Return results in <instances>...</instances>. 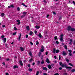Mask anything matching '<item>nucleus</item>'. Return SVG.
<instances>
[{
    "instance_id": "aec40b11",
    "label": "nucleus",
    "mask_w": 75,
    "mask_h": 75,
    "mask_svg": "<svg viewBox=\"0 0 75 75\" xmlns=\"http://www.w3.org/2000/svg\"><path fill=\"white\" fill-rule=\"evenodd\" d=\"M35 28H36V29H39V28H40V26H35Z\"/></svg>"
},
{
    "instance_id": "f257e3e1",
    "label": "nucleus",
    "mask_w": 75,
    "mask_h": 75,
    "mask_svg": "<svg viewBox=\"0 0 75 75\" xmlns=\"http://www.w3.org/2000/svg\"><path fill=\"white\" fill-rule=\"evenodd\" d=\"M59 64L62 67H64L65 68H66V69H69L68 71H69L72 68V67H68L67 65V64H65L64 65V64H62V62H59Z\"/></svg>"
},
{
    "instance_id": "c85d7f7f",
    "label": "nucleus",
    "mask_w": 75,
    "mask_h": 75,
    "mask_svg": "<svg viewBox=\"0 0 75 75\" xmlns=\"http://www.w3.org/2000/svg\"><path fill=\"white\" fill-rule=\"evenodd\" d=\"M23 14L24 15H26V14H27V12H23Z\"/></svg>"
},
{
    "instance_id": "2f4dec72",
    "label": "nucleus",
    "mask_w": 75,
    "mask_h": 75,
    "mask_svg": "<svg viewBox=\"0 0 75 75\" xmlns=\"http://www.w3.org/2000/svg\"><path fill=\"white\" fill-rule=\"evenodd\" d=\"M39 75V71H37V72L36 74V75Z\"/></svg>"
},
{
    "instance_id": "603ef678",
    "label": "nucleus",
    "mask_w": 75,
    "mask_h": 75,
    "mask_svg": "<svg viewBox=\"0 0 75 75\" xmlns=\"http://www.w3.org/2000/svg\"><path fill=\"white\" fill-rule=\"evenodd\" d=\"M30 44H31V45H33V42H30Z\"/></svg>"
},
{
    "instance_id": "7c9ffc66",
    "label": "nucleus",
    "mask_w": 75,
    "mask_h": 75,
    "mask_svg": "<svg viewBox=\"0 0 75 75\" xmlns=\"http://www.w3.org/2000/svg\"><path fill=\"white\" fill-rule=\"evenodd\" d=\"M69 65H70V66H71V67H74V66H73V64H72L71 63H69Z\"/></svg>"
},
{
    "instance_id": "bf43d9fd",
    "label": "nucleus",
    "mask_w": 75,
    "mask_h": 75,
    "mask_svg": "<svg viewBox=\"0 0 75 75\" xmlns=\"http://www.w3.org/2000/svg\"><path fill=\"white\" fill-rule=\"evenodd\" d=\"M18 23V22H20V20H17L16 21Z\"/></svg>"
},
{
    "instance_id": "c756f323",
    "label": "nucleus",
    "mask_w": 75,
    "mask_h": 75,
    "mask_svg": "<svg viewBox=\"0 0 75 75\" xmlns=\"http://www.w3.org/2000/svg\"><path fill=\"white\" fill-rule=\"evenodd\" d=\"M59 52V51L58 50H56V53H58V52Z\"/></svg>"
},
{
    "instance_id": "393cba45",
    "label": "nucleus",
    "mask_w": 75,
    "mask_h": 75,
    "mask_svg": "<svg viewBox=\"0 0 75 75\" xmlns=\"http://www.w3.org/2000/svg\"><path fill=\"white\" fill-rule=\"evenodd\" d=\"M64 48L65 50H68V48H67V45H64Z\"/></svg>"
},
{
    "instance_id": "6ab92c4d",
    "label": "nucleus",
    "mask_w": 75,
    "mask_h": 75,
    "mask_svg": "<svg viewBox=\"0 0 75 75\" xmlns=\"http://www.w3.org/2000/svg\"><path fill=\"white\" fill-rule=\"evenodd\" d=\"M22 5H23V6H24L25 7H27V6L25 5V4H24L22 3Z\"/></svg>"
},
{
    "instance_id": "f3484780",
    "label": "nucleus",
    "mask_w": 75,
    "mask_h": 75,
    "mask_svg": "<svg viewBox=\"0 0 75 75\" xmlns=\"http://www.w3.org/2000/svg\"><path fill=\"white\" fill-rule=\"evenodd\" d=\"M48 67L49 69H51L52 68V67H51V66L50 65H48Z\"/></svg>"
},
{
    "instance_id": "bb28decb",
    "label": "nucleus",
    "mask_w": 75,
    "mask_h": 75,
    "mask_svg": "<svg viewBox=\"0 0 75 75\" xmlns=\"http://www.w3.org/2000/svg\"><path fill=\"white\" fill-rule=\"evenodd\" d=\"M13 29L14 30H15V31H17V28H16V27H14Z\"/></svg>"
},
{
    "instance_id": "f8f14e48",
    "label": "nucleus",
    "mask_w": 75,
    "mask_h": 75,
    "mask_svg": "<svg viewBox=\"0 0 75 75\" xmlns=\"http://www.w3.org/2000/svg\"><path fill=\"white\" fill-rule=\"evenodd\" d=\"M70 42L69 43V44H70V45H71L72 44V39H70Z\"/></svg>"
},
{
    "instance_id": "dca6fc26",
    "label": "nucleus",
    "mask_w": 75,
    "mask_h": 75,
    "mask_svg": "<svg viewBox=\"0 0 75 75\" xmlns=\"http://www.w3.org/2000/svg\"><path fill=\"white\" fill-rule=\"evenodd\" d=\"M63 54L64 56H65V55H67V53L65 52V51H63Z\"/></svg>"
},
{
    "instance_id": "ea45409f",
    "label": "nucleus",
    "mask_w": 75,
    "mask_h": 75,
    "mask_svg": "<svg viewBox=\"0 0 75 75\" xmlns=\"http://www.w3.org/2000/svg\"><path fill=\"white\" fill-rule=\"evenodd\" d=\"M66 61L67 62H69V59H68L67 58L66 59Z\"/></svg>"
},
{
    "instance_id": "5fc2aeb1",
    "label": "nucleus",
    "mask_w": 75,
    "mask_h": 75,
    "mask_svg": "<svg viewBox=\"0 0 75 75\" xmlns=\"http://www.w3.org/2000/svg\"><path fill=\"white\" fill-rule=\"evenodd\" d=\"M33 61V59L32 58L30 59L29 60V61L30 62H31V61Z\"/></svg>"
},
{
    "instance_id": "774afa93",
    "label": "nucleus",
    "mask_w": 75,
    "mask_h": 75,
    "mask_svg": "<svg viewBox=\"0 0 75 75\" xmlns=\"http://www.w3.org/2000/svg\"><path fill=\"white\" fill-rule=\"evenodd\" d=\"M6 75H9V74H8V73H6Z\"/></svg>"
},
{
    "instance_id": "e2e57ef3",
    "label": "nucleus",
    "mask_w": 75,
    "mask_h": 75,
    "mask_svg": "<svg viewBox=\"0 0 75 75\" xmlns=\"http://www.w3.org/2000/svg\"><path fill=\"white\" fill-rule=\"evenodd\" d=\"M48 52H46L45 55H48Z\"/></svg>"
},
{
    "instance_id": "39448f33",
    "label": "nucleus",
    "mask_w": 75,
    "mask_h": 75,
    "mask_svg": "<svg viewBox=\"0 0 75 75\" xmlns=\"http://www.w3.org/2000/svg\"><path fill=\"white\" fill-rule=\"evenodd\" d=\"M11 7H12V8H14V6L13 5H11L8 6V8H11Z\"/></svg>"
},
{
    "instance_id": "72a5a7b5",
    "label": "nucleus",
    "mask_w": 75,
    "mask_h": 75,
    "mask_svg": "<svg viewBox=\"0 0 75 75\" xmlns=\"http://www.w3.org/2000/svg\"><path fill=\"white\" fill-rule=\"evenodd\" d=\"M69 56H72V53H69Z\"/></svg>"
},
{
    "instance_id": "79ce46f5",
    "label": "nucleus",
    "mask_w": 75,
    "mask_h": 75,
    "mask_svg": "<svg viewBox=\"0 0 75 75\" xmlns=\"http://www.w3.org/2000/svg\"><path fill=\"white\" fill-rule=\"evenodd\" d=\"M68 51V52H70L69 53H71L72 50H69Z\"/></svg>"
},
{
    "instance_id": "4d7b16f0",
    "label": "nucleus",
    "mask_w": 75,
    "mask_h": 75,
    "mask_svg": "<svg viewBox=\"0 0 75 75\" xmlns=\"http://www.w3.org/2000/svg\"><path fill=\"white\" fill-rule=\"evenodd\" d=\"M26 38H28V35H25Z\"/></svg>"
},
{
    "instance_id": "4c0bfd02",
    "label": "nucleus",
    "mask_w": 75,
    "mask_h": 75,
    "mask_svg": "<svg viewBox=\"0 0 75 75\" xmlns=\"http://www.w3.org/2000/svg\"><path fill=\"white\" fill-rule=\"evenodd\" d=\"M40 61H38V63H37V65H40Z\"/></svg>"
},
{
    "instance_id": "a878e982",
    "label": "nucleus",
    "mask_w": 75,
    "mask_h": 75,
    "mask_svg": "<svg viewBox=\"0 0 75 75\" xmlns=\"http://www.w3.org/2000/svg\"><path fill=\"white\" fill-rule=\"evenodd\" d=\"M71 72H75V69H72L71 70Z\"/></svg>"
},
{
    "instance_id": "6e6552de",
    "label": "nucleus",
    "mask_w": 75,
    "mask_h": 75,
    "mask_svg": "<svg viewBox=\"0 0 75 75\" xmlns=\"http://www.w3.org/2000/svg\"><path fill=\"white\" fill-rule=\"evenodd\" d=\"M20 48L21 51H24V48H23V47H20Z\"/></svg>"
},
{
    "instance_id": "69168bd1",
    "label": "nucleus",
    "mask_w": 75,
    "mask_h": 75,
    "mask_svg": "<svg viewBox=\"0 0 75 75\" xmlns=\"http://www.w3.org/2000/svg\"><path fill=\"white\" fill-rule=\"evenodd\" d=\"M1 37V38H4V35H2Z\"/></svg>"
},
{
    "instance_id": "473e14b6",
    "label": "nucleus",
    "mask_w": 75,
    "mask_h": 75,
    "mask_svg": "<svg viewBox=\"0 0 75 75\" xmlns=\"http://www.w3.org/2000/svg\"><path fill=\"white\" fill-rule=\"evenodd\" d=\"M41 53L40 52L39 54H38V56L39 57H40L41 56Z\"/></svg>"
},
{
    "instance_id": "13d9d810",
    "label": "nucleus",
    "mask_w": 75,
    "mask_h": 75,
    "mask_svg": "<svg viewBox=\"0 0 75 75\" xmlns=\"http://www.w3.org/2000/svg\"><path fill=\"white\" fill-rule=\"evenodd\" d=\"M62 67H61L59 68V70H62Z\"/></svg>"
},
{
    "instance_id": "4be33fe9",
    "label": "nucleus",
    "mask_w": 75,
    "mask_h": 75,
    "mask_svg": "<svg viewBox=\"0 0 75 75\" xmlns=\"http://www.w3.org/2000/svg\"><path fill=\"white\" fill-rule=\"evenodd\" d=\"M44 64V60H43L41 62V64L42 65Z\"/></svg>"
},
{
    "instance_id": "8fccbe9b",
    "label": "nucleus",
    "mask_w": 75,
    "mask_h": 75,
    "mask_svg": "<svg viewBox=\"0 0 75 75\" xmlns=\"http://www.w3.org/2000/svg\"><path fill=\"white\" fill-rule=\"evenodd\" d=\"M43 2H44V3H47V1L45 0H43Z\"/></svg>"
},
{
    "instance_id": "c03bdc74",
    "label": "nucleus",
    "mask_w": 75,
    "mask_h": 75,
    "mask_svg": "<svg viewBox=\"0 0 75 75\" xmlns=\"http://www.w3.org/2000/svg\"><path fill=\"white\" fill-rule=\"evenodd\" d=\"M1 16H4V13H1Z\"/></svg>"
},
{
    "instance_id": "412c9836",
    "label": "nucleus",
    "mask_w": 75,
    "mask_h": 75,
    "mask_svg": "<svg viewBox=\"0 0 75 75\" xmlns=\"http://www.w3.org/2000/svg\"><path fill=\"white\" fill-rule=\"evenodd\" d=\"M54 38L55 41H57V40H58V38H57V36H54Z\"/></svg>"
},
{
    "instance_id": "9d476101",
    "label": "nucleus",
    "mask_w": 75,
    "mask_h": 75,
    "mask_svg": "<svg viewBox=\"0 0 75 75\" xmlns=\"http://www.w3.org/2000/svg\"><path fill=\"white\" fill-rule=\"evenodd\" d=\"M13 67V69H16V68H18V66L15 65Z\"/></svg>"
},
{
    "instance_id": "37998d69",
    "label": "nucleus",
    "mask_w": 75,
    "mask_h": 75,
    "mask_svg": "<svg viewBox=\"0 0 75 75\" xmlns=\"http://www.w3.org/2000/svg\"><path fill=\"white\" fill-rule=\"evenodd\" d=\"M40 51L41 52H44V50L41 49L40 50Z\"/></svg>"
},
{
    "instance_id": "0e129e2a",
    "label": "nucleus",
    "mask_w": 75,
    "mask_h": 75,
    "mask_svg": "<svg viewBox=\"0 0 75 75\" xmlns=\"http://www.w3.org/2000/svg\"><path fill=\"white\" fill-rule=\"evenodd\" d=\"M73 4H74V5H75V1H73Z\"/></svg>"
},
{
    "instance_id": "1a4fd4ad",
    "label": "nucleus",
    "mask_w": 75,
    "mask_h": 75,
    "mask_svg": "<svg viewBox=\"0 0 75 75\" xmlns=\"http://www.w3.org/2000/svg\"><path fill=\"white\" fill-rule=\"evenodd\" d=\"M21 33H20V35L19 36L18 40L19 41H20V38H21Z\"/></svg>"
},
{
    "instance_id": "2eb2a0df",
    "label": "nucleus",
    "mask_w": 75,
    "mask_h": 75,
    "mask_svg": "<svg viewBox=\"0 0 75 75\" xmlns=\"http://www.w3.org/2000/svg\"><path fill=\"white\" fill-rule=\"evenodd\" d=\"M38 36H39V38H41L42 37V35L40 33L39 34Z\"/></svg>"
},
{
    "instance_id": "338daca9",
    "label": "nucleus",
    "mask_w": 75,
    "mask_h": 75,
    "mask_svg": "<svg viewBox=\"0 0 75 75\" xmlns=\"http://www.w3.org/2000/svg\"><path fill=\"white\" fill-rule=\"evenodd\" d=\"M54 75H59V74L58 73H56L54 74Z\"/></svg>"
},
{
    "instance_id": "a19ab883",
    "label": "nucleus",
    "mask_w": 75,
    "mask_h": 75,
    "mask_svg": "<svg viewBox=\"0 0 75 75\" xmlns=\"http://www.w3.org/2000/svg\"><path fill=\"white\" fill-rule=\"evenodd\" d=\"M16 34H17V32H15L13 33V35H16Z\"/></svg>"
},
{
    "instance_id": "09e8293b",
    "label": "nucleus",
    "mask_w": 75,
    "mask_h": 75,
    "mask_svg": "<svg viewBox=\"0 0 75 75\" xmlns=\"http://www.w3.org/2000/svg\"><path fill=\"white\" fill-rule=\"evenodd\" d=\"M2 64H3L4 66H5V65H6V63H5L4 62H3Z\"/></svg>"
},
{
    "instance_id": "423d86ee",
    "label": "nucleus",
    "mask_w": 75,
    "mask_h": 75,
    "mask_svg": "<svg viewBox=\"0 0 75 75\" xmlns=\"http://www.w3.org/2000/svg\"><path fill=\"white\" fill-rule=\"evenodd\" d=\"M19 63L21 65V66H23V62H22V61H19Z\"/></svg>"
},
{
    "instance_id": "f03ea898",
    "label": "nucleus",
    "mask_w": 75,
    "mask_h": 75,
    "mask_svg": "<svg viewBox=\"0 0 75 75\" xmlns=\"http://www.w3.org/2000/svg\"><path fill=\"white\" fill-rule=\"evenodd\" d=\"M63 36H64V35L62 34L60 35V41L62 42L64 40V39H63Z\"/></svg>"
},
{
    "instance_id": "a18cd8bd",
    "label": "nucleus",
    "mask_w": 75,
    "mask_h": 75,
    "mask_svg": "<svg viewBox=\"0 0 75 75\" xmlns=\"http://www.w3.org/2000/svg\"><path fill=\"white\" fill-rule=\"evenodd\" d=\"M52 13H53V14H54L55 15H56V14H57V13H55V12L54 11H53Z\"/></svg>"
},
{
    "instance_id": "a211bd4d",
    "label": "nucleus",
    "mask_w": 75,
    "mask_h": 75,
    "mask_svg": "<svg viewBox=\"0 0 75 75\" xmlns=\"http://www.w3.org/2000/svg\"><path fill=\"white\" fill-rule=\"evenodd\" d=\"M33 34V32L32 31H30V33H29V35H32Z\"/></svg>"
},
{
    "instance_id": "5701e85b",
    "label": "nucleus",
    "mask_w": 75,
    "mask_h": 75,
    "mask_svg": "<svg viewBox=\"0 0 75 75\" xmlns=\"http://www.w3.org/2000/svg\"><path fill=\"white\" fill-rule=\"evenodd\" d=\"M62 19V16H59V18L58 20H61V19Z\"/></svg>"
},
{
    "instance_id": "864d4df0",
    "label": "nucleus",
    "mask_w": 75,
    "mask_h": 75,
    "mask_svg": "<svg viewBox=\"0 0 75 75\" xmlns=\"http://www.w3.org/2000/svg\"><path fill=\"white\" fill-rule=\"evenodd\" d=\"M73 42L74 45H75V40H74Z\"/></svg>"
},
{
    "instance_id": "20e7f679",
    "label": "nucleus",
    "mask_w": 75,
    "mask_h": 75,
    "mask_svg": "<svg viewBox=\"0 0 75 75\" xmlns=\"http://www.w3.org/2000/svg\"><path fill=\"white\" fill-rule=\"evenodd\" d=\"M45 61L47 64H50V60H49V59L48 58H47Z\"/></svg>"
},
{
    "instance_id": "052dcab7",
    "label": "nucleus",
    "mask_w": 75,
    "mask_h": 75,
    "mask_svg": "<svg viewBox=\"0 0 75 75\" xmlns=\"http://www.w3.org/2000/svg\"><path fill=\"white\" fill-rule=\"evenodd\" d=\"M59 60H61V56L59 55Z\"/></svg>"
},
{
    "instance_id": "49530a36",
    "label": "nucleus",
    "mask_w": 75,
    "mask_h": 75,
    "mask_svg": "<svg viewBox=\"0 0 75 75\" xmlns=\"http://www.w3.org/2000/svg\"><path fill=\"white\" fill-rule=\"evenodd\" d=\"M21 24V23H20V22H18L17 24V25H20Z\"/></svg>"
},
{
    "instance_id": "58836bf2",
    "label": "nucleus",
    "mask_w": 75,
    "mask_h": 75,
    "mask_svg": "<svg viewBox=\"0 0 75 75\" xmlns=\"http://www.w3.org/2000/svg\"><path fill=\"white\" fill-rule=\"evenodd\" d=\"M17 10L18 11H19L20 10V8L19 7H18L17 8Z\"/></svg>"
},
{
    "instance_id": "ddd939ff",
    "label": "nucleus",
    "mask_w": 75,
    "mask_h": 75,
    "mask_svg": "<svg viewBox=\"0 0 75 75\" xmlns=\"http://www.w3.org/2000/svg\"><path fill=\"white\" fill-rule=\"evenodd\" d=\"M71 31L72 32H74V31H75V29L74 28H71Z\"/></svg>"
},
{
    "instance_id": "4468645a",
    "label": "nucleus",
    "mask_w": 75,
    "mask_h": 75,
    "mask_svg": "<svg viewBox=\"0 0 75 75\" xmlns=\"http://www.w3.org/2000/svg\"><path fill=\"white\" fill-rule=\"evenodd\" d=\"M52 52H53V53H54V54H55V53L56 52V49H55V48H54Z\"/></svg>"
},
{
    "instance_id": "e433bc0d",
    "label": "nucleus",
    "mask_w": 75,
    "mask_h": 75,
    "mask_svg": "<svg viewBox=\"0 0 75 75\" xmlns=\"http://www.w3.org/2000/svg\"><path fill=\"white\" fill-rule=\"evenodd\" d=\"M28 71H29L30 72H31V71H32V69H30V68H29Z\"/></svg>"
},
{
    "instance_id": "0eeeda50",
    "label": "nucleus",
    "mask_w": 75,
    "mask_h": 75,
    "mask_svg": "<svg viewBox=\"0 0 75 75\" xmlns=\"http://www.w3.org/2000/svg\"><path fill=\"white\" fill-rule=\"evenodd\" d=\"M42 69L43 70H45L46 71H48V69L46 67H43L42 68Z\"/></svg>"
},
{
    "instance_id": "b1692460",
    "label": "nucleus",
    "mask_w": 75,
    "mask_h": 75,
    "mask_svg": "<svg viewBox=\"0 0 75 75\" xmlns=\"http://www.w3.org/2000/svg\"><path fill=\"white\" fill-rule=\"evenodd\" d=\"M4 43H5L6 42V38H4Z\"/></svg>"
},
{
    "instance_id": "3c124183",
    "label": "nucleus",
    "mask_w": 75,
    "mask_h": 75,
    "mask_svg": "<svg viewBox=\"0 0 75 75\" xmlns=\"http://www.w3.org/2000/svg\"><path fill=\"white\" fill-rule=\"evenodd\" d=\"M68 75V74L67 73H65L63 74V75Z\"/></svg>"
},
{
    "instance_id": "f704fd0d",
    "label": "nucleus",
    "mask_w": 75,
    "mask_h": 75,
    "mask_svg": "<svg viewBox=\"0 0 75 75\" xmlns=\"http://www.w3.org/2000/svg\"><path fill=\"white\" fill-rule=\"evenodd\" d=\"M41 48L42 50H44V47L43 45H42V47H41Z\"/></svg>"
},
{
    "instance_id": "680f3d73",
    "label": "nucleus",
    "mask_w": 75,
    "mask_h": 75,
    "mask_svg": "<svg viewBox=\"0 0 75 75\" xmlns=\"http://www.w3.org/2000/svg\"><path fill=\"white\" fill-rule=\"evenodd\" d=\"M6 60L7 61H10V59H9V58H8V59H6Z\"/></svg>"
},
{
    "instance_id": "de8ad7c7",
    "label": "nucleus",
    "mask_w": 75,
    "mask_h": 75,
    "mask_svg": "<svg viewBox=\"0 0 75 75\" xmlns=\"http://www.w3.org/2000/svg\"><path fill=\"white\" fill-rule=\"evenodd\" d=\"M39 44V42H38V41H36V45H38Z\"/></svg>"
},
{
    "instance_id": "6e6d98bb",
    "label": "nucleus",
    "mask_w": 75,
    "mask_h": 75,
    "mask_svg": "<svg viewBox=\"0 0 75 75\" xmlns=\"http://www.w3.org/2000/svg\"><path fill=\"white\" fill-rule=\"evenodd\" d=\"M56 43L57 44H59V42L58 41H56Z\"/></svg>"
},
{
    "instance_id": "7ed1b4c3",
    "label": "nucleus",
    "mask_w": 75,
    "mask_h": 75,
    "mask_svg": "<svg viewBox=\"0 0 75 75\" xmlns=\"http://www.w3.org/2000/svg\"><path fill=\"white\" fill-rule=\"evenodd\" d=\"M71 28H72V27L70 26H69L67 27V30L69 31L71 30Z\"/></svg>"
},
{
    "instance_id": "9b49d317",
    "label": "nucleus",
    "mask_w": 75,
    "mask_h": 75,
    "mask_svg": "<svg viewBox=\"0 0 75 75\" xmlns=\"http://www.w3.org/2000/svg\"><path fill=\"white\" fill-rule=\"evenodd\" d=\"M26 28L27 29V31H29L30 30V27L29 26H27L26 27Z\"/></svg>"
},
{
    "instance_id": "c9c22d12",
    "label": "nucleus",
    "mask_w": 75,
    "mask_h": 75,
    "mask_svg": "<svg viewBox=\"0 0 75 75\" xmlns=\"http://www.w3.org/2000/svg\"><path fill=\"white\" fill-rule=\"evenodd\" d=\"M25 15H22L21 16V18H24V17H25Z\"/></svg>"
},
{
    "instance_id": "cd10ccee",
    "label": "nucleus",
    "mask_w": 75,
    "mask_h": 75,
    "mask_svg": "<svg viewBox=\"0 0 75 75\" xmlns=\"http://www.w3.org/2000/svg\"><path fill=\"white\" fill-rule=\"evenodd\" d=\"M29 54L30 56H32V54H33V53L31 52H29Z\"/></svg>"
}]
</instances>
